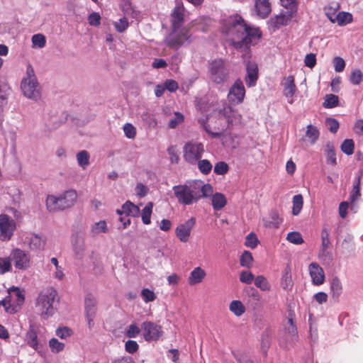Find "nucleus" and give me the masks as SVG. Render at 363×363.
I'll use <instances>...</instances> for the list:
<instances>
[{"mask_svg": "<svg viewBox=\"0 0 363 363\" xmlns=\"http://www.w3.org/2000/svg\"><path fill=\"white\" fill-rule=\"evenodd\" d=\"M152 203L149 202L142 211L141 217L143 223H150V216L152 213Z\"/></svg>", "mask_w": 363, "mask_h": 363, "instance_id": "nucleus-50", "label": "nucleus"}, {"mask_svg": "<svg viewBox=\"0 0 363 363\" xmlns=\"http://www.w3.org/2000/svg\"><path fill=\"white\" fill-rule=\"evenodd\" d=\"M191 42L192 34L189 29L186 27H182L177 31L172 30L171 33L164 40V43L167 46L175 49L189 45Z\"/></svg>", "mask_w": 363, "mask_h": 363, "instance_id": "nucleus-6", "label": "nucleus"}, {"mask_svg": "<svg viewBox=\"0 0 363 363\" xmlns=\"http://www.w3.org/2000/svg\"><path fill=\"white\" fill-rule=\"evenodd\" d=\"M140 333V329L135 324H131L125 333V335L129 338L137 337Z\"/></svg>", "mask_w": 363, "mask_h": 363, "instance_id": "nucleus-61", "label": "nucleus"}, {"mask_svg": "<svg viewBox=\"0 0 363 363\" xmlns=\"http://www.w3.org/2000/svg\"><path fill=\"white\" fill-rule=\"evenodd\" d=\"M179 88L178 83L174 79H166L163 85H160V95L167 90L170 92L176 91Z\"/></svg>", "mask_w": 363, "mask_h": 363, "instance_id": "nucleus-43", "label": "nucleus"}, {"mask_svg": "<svg viewBox=\"0 0 363 363\" xmlns=\"http://www.w3.org/2000/svg\"><path fill=\"white\" fill-rule=\"evenodd\" d=\"M292 17L293 11H288L270 18L267 23L269 30L275 32L281 26L288 25L289 23L291 21Z\"/></svg>", "mask_w": 363, "mask_h": 363, "instance_id": "nucleus-13", "label": "nucleus"}, {"mask_svg": "<svg viewBox=\"0 0 363 363\" xmlns=\"http://www.w3.org/2000/svg\"><path fill=\"white\" fill-rule=\"evenodd\" d=\"M293 207H292V214L294 216H298L303 205V198L301 194H296L293 197Z\"/></svg>", "mask_w": 363, "mask_h": 363, "instance_id": "nucleus-36", "label": "nucleus"}, {"mask_svg": "<svg viewBox=\"0 0 363 363\" xmlns=\"http://www.w3.org/2000/svg\"><path fill=\"white\" fill-rule=\"evenodd\" d=\"M339 104L338 96L333 94H326L325 96L323 106L325 108H333L337 106Z\"/></svg>", "mask_w": 363, "mask_h": 363, "instance_id": "nucleus-35", "label": "nucleus"}, {"mask_svg": "<svg viewBox=\"0 0 363 363\" xmlns=\"http://www.w3.org/2000/svg\"><path fill=\"white\" fill-rule=\"evenodd\" d=\"M253 257L248 250H245L240 257V264L243 267L250 268L252 266Z\"/></svg>", "mask_w": 363, "mask_h": 363, "instance_id": "nucleus-44", "label": "nucleus"}, {"mask_svg": "<svg viewBox=\"0 0 363 363\" xmlns=\"http://www.w3.org/2000/svg\"><path fill=\"white\" fill-rule=\"evenodd\" d=\"M59 199L60 206L62 211L74 206L77 199V193L75 190L70 189L61 194Z\"/></svg>", "mask_w": 363, "mask_h": 363, "instance_id": "nucleus-17", "label": "nucleus"}, {"mask_svg": "<svg viewBox=\"0 0 363 363\" xmlns=\"http://www.w3.org/2000/svg\"><path fill=\"white\" fill-rule=\"evenodd\" d=\"M57 296V291L52 288L44 289L39 294L36 307L41 316L48 318L55 313Z\"/></svg>", "mask_w": 363, "mask_h": 363, "instance_id": "nucleus-5", "label": "nucleus"}, {"mask_svg": "<svg viewBox=\"0 0 363 363\" xmlns=\"http://www.w3.org/2000/svg\"><path fill=\"white\" fill-rule=\"evenodd\" d=\"M125 212V214L127 216H133V217H137L140 214V208L138 206L135 205L130 201H127L123 206H122V211Z\"/></svg>", "mask_w": 363, "mask_h": 363, "instance_id": "nucleus-31", "label": "nucleus"}, {"mask_svg": "<svg viewBox=\"0 0 363 363\" xmlns=\"http://www.w3.org/2000/svg\"><path fill=\"white\" fill-rule=\"evenodd\" d=\"M341 151L347 155H351L354 153V143L352 139H345L340 145Z\"/></svg>", "mask_w": 363, "mask_h": 363, "instance_id": "nucleus-42", "label": "nucleus"}, {"mask_svg": "<svg viewBox=\"0 0 363 363\" xmlns=\"http://www.w3.org/2000/svg\"><path fill=\"white\" fill-rule=\"evenodd\" d=\"M305 66L311 69L313 68L316 65V55L314 53L307 54L304 58Z\"/></svg>", "mask_w": 363, "mask_h": 363, "instance_id": "nucleus-63", "label": "nucleus"}, {"mask_svg": "<svg viewBox=\"0 0 363 363\" xmlns=\"http://www.w3.org/2000/svg\"><path fill=\"white\" fill-rule=\"evenodd\" d=\"M329 232L326 228H323L320 233L321 237V247H329L330 245V240L329 238Z\"/></svg>", "mask_w": 363, "mask_h": 363, "instance_id": "nucleus-60", "label": "nucleus"}, {"mask_svg": "<svg viewBox=\"0 0 363 363\" xmlns=\"http://www.w3.org/2000/svg\"><path fill=\"white\" fill-rule=\"evenodd\" d=\"M72 245L76 259H81L85 253L84 233L78 230L72 235Z\"/></svg>", "mask_w": 363, "mask_h": 363, "instance_id": "nucleus-14", "label": "nucleus"}, {"mask_svg": "<svg viewBox=\"0 0 363 363\" xmlns=\"http://www.w3.org/2000/svg\"><path fill=\"white\" fill-rule=\"evenodd\" d=\"M13 294L16 297V303L18 306H21L24 302V295L21 293L18 287L12 286L9 290V294Z\"/></svg>", "mask_w": 363, "mask_h": 363, "instance_id": "nucleus-57", "label": "nucleus"}, {"mask_svg": "<svg viewBox=\"0 0 363 363\" xmlns=\"http://www.w3.org/2000/svg\"><path fill=\"white\" fill-rule=\"evenodd\" d=\"M108 231L107 225L105 220H100L95 223L91 229L92 236H96L101 233H106Z\"/></svg>", "mask_w": 363, "mask_h": 363, "instance_id": "nucleus-41", "label": "nucleus"}, {"mask_svg": "<svg viewBox=\"0 0 363 363\" xmlns=\"http://www.w3.org/2000/svg\"><path fill=\"white\" fill-rule=\"evenodd\" d=\"M228 170V164L223 161L216 162L213 169L214 173L217 175H224Z\"/></svg>", "mask_w": 363, "mask_h": 363, "instance_id": "nucleus-51", "label": "nucleus"}, {"mask_svg": "<svg viewBox=\"0 0 363 363\" xmlns=\"http://www.w3.org/2000/svg\"><path fill=\"white\" fill-rule=\"evenodd\" d=\"M245 96V89L242 81L238 78L229 89L228 99L229 102L235 105L242 103Z\"/></svg>", "mask_w": 363, "mask_h": 363, "instance_id": "nucleus-9", "label": "nucleus"}, {"mask_svg": "<svg viewBox=\"0 0 363 363\" xmlns=\"http://www.w3.org/2000/svg\"><path fill=\"white\" fill-rule=\"evenodd\" d=\"M12 255L16 268L25 269L29 267L30 259L25 252L19 249H15L12 252Z\"/></svg>", "mask_w": 363, "mask_h": 363, "instance_id": "nucleus-18", "label": "nucleus"}, {"mask_svg": "<svg viewBox=\"0 0 363 363\" xmlns=\"http://www.w3.org/2000/svg\"><path fill=\"white\" fill-rule=\"evenodd\" d=\"M319 135V130L315 126L311 124L307 125L306 135L311 139L312 143H314L318 139Z\"/></svg>", "mask_w": 363, "mask_h": 363, "instance_id": "nucleus-47", "label": "nucleus"}, {"mask_svg": "<svg viewBox=\"0 0 363 363\" xmlns=\"http://www.w3.org/2000/svg\"><path fill=\"white\" fill-rule=\"evenodd\" d=\"M362 175V172L359 170L357 176L354 179L353 187L350 194V201L352 203H354L361 196L360 184Z\"/></svg>", "mask_w": 363, "mask_h": 363, "instance_id": "nucleus-24", "label": "nucleus"}, {"mask_svg": "<svg viewBox=\"0 0 363 363\" xmlns=\"http://www.w3.org/2000/svg\"><path fill=\"white\" fill-rule=\"evenodd\" d=\"M184 117L180 112H175L174 116L171 118L168 123L169 128H175L179 123L184 121Z\"/></svg>", "mask_w": 363, "mask_h": 363, "instance_id": "nucleus-53", "label": "nucleus"}, {"mask_svg": "<svg viewBox=\"0 0 363 363\" xmlns=\"http://www.w3.org/2000/svg\"><path fill=\"white\" fill-rule=\"evenodd\" d=\"M296 91V86L294 82V77L289 75L286 77L284 84V95L286 97H293Z\"/></svg>", "mask_w": 363, "mask_h": 363, "instance_id": "nucleus-28", "label": "nucleus"}, {"mask_svg": "<svg viewBox=\"0 0 363 363\" xmlns=\"http://www.w3.org/2000/svg\"><path fill=\"white\" fill-rule=\"evenodd\" d=\"M77 160L79 165L83 169H86L89 164V154L86 150H82L79 152L77 155Z\"/></svg>", "mask_w": 363, "mask_h": 363, "instance_id": "nucleus-38", "label": "nucleus"}, {"mask_svg": "<svg viewBox=\"0 0 363 363\" xmlns=\"http://www.w3.org/2000/svg\"><path fill=\"white\" fill-rule=\"evenodd\" d=\"M274 330L268 327L265 328V330L263 331L261 335V345L262 348L265 350V352L267 350V349L270 346L271 340L274 335Z\"/></svg>", "mask_w": 363, "mask_h": 363, "instance_id": "nucleus-30", "label": "nucleus"}, {"mask_svg": "<svg viewBox=\"0 0 363 363\" xmlns=\"http://www.w3.org/2000/svg\"><path fill=\"white\" fill-rule=\"evenodd\" d=\"M255 285L262 291H269L271 289L267 279L263 275H258L255 278Z\"/></svg>", "mask_w": 363, "mask_h": 363, "instance_id": "nucleus-39", "label": "nucleus"}, {"mask_svg": "<svg viewBox=\"0 0 363 363\" xmlns=\"http://www.w3.org/2000/svg\"><path fill=\"white\" fill-rule=\"evenodd\" d=\"M281 286L285 291H291L293 288L294 282L291 277V268L289 264H287L282 272Z\"/></svg>", "mask_w": 363, "mask_h": 363, "instance_id": "nucleus-22", "label": "nucleus"}, {"mask_svg": "<svg viewBox=\"0 0 363 363\" xmlns=\"http://www.w3.org/2000/svg\"><path fill=\"white\" fill-rule=\"evenodd\" d=\"M223 33L231 36L230 45L242 52V58L245 61V84L247 87L255 86L259 78V69L255 62L250 60L251 46L258 43L262 32L258 27L247 23L240 15L235 13L223 19Z\"/></svg>", "mask_w": 363, "mask_h": 363, "instance_id": "nucleus-1", "label": "nucleus"}, {"mask_svg": "<svg viewBox=\"0 0 363 363\" xmlns=\"http://www.w3.org/2000/svg\"><path fill=\"white\" fill-rule=\"evenodd\" d=\"M325 124L328 126V130L332 133H336L340 127L338 121L334 118L329 117L325 119Z\"/></svg>", "mask_w": 363, "mask_h": 363, "instance_id": "nucleus-52", "label": "nucleus"}, {"mask_svg": "<svg viewBox=\"0 0 363 363\" xmlns=\"http://www.w3.org/2000/svg\"><path fill=\"white\" fill-rule=\"evenodd\" d=\"M309 274L314 285L318 286L325 281V273L323 268L316 262H311L308 267Z\"/></svg>", "mask_w": 363, "mask_h": 363, "instance_id": "nucleus-16", "label": "nucleus"}, {"mask_svg": "<svg viewBox=\"0 0 363 363\" xmlns=\"http://www.w3.org/2000/svg\"><path fill=\"white\" fill-rule=\"evenodd\" d=\"M204 146L201 143H186L183 147L184 158L190 164H195L203 156Z\"/></svg>", "mask_w": 363, "mask_h": 363, "instance_id": "nucleus-8", "label": "nucleus"}, {"mask_svg": "<svg viewBox=\"0 0 363 363\" xmlns=\"http://www.w3.org/2000/svg\"><path fill=\"white\" fill-rule=\"evenodd\" d=\"M46 207L50 212L62 211L60 206L59 196L57 197L54 195H48L46 199Z\"/></svg>", "mask_w": 363, "mask_h": 363, "instance_id": "nucleus-32", "label": "nucleus"}, {"mask_svg": "<svg viewBox=\"0 0 363 363\" xmlns=\"http://www.w3.org/2000/svg\"><path fill=\"white\" fill-rule=\"evenodd\" d=\"M21 89L23 95L28 99L38 101L41 97V87L30 65L27 66L26 77L21 81Z\"/></svg>", "mask_w": 363, "mask_h": 363, "instance_id": "nucleus-4", "label": "nucleus"}, {"mask_svg": "<svg viewBox=\"0 0 363 363\" xmlns=\"http://www.w3.org/2000/svg\"><path fill=\"white\" fill-rule=\"evenodd\" d=\"M342 292V286L340 279L337 277H334L330 283V294L333 298L337 301L339 297Z\"/></svg>", "mask_w": 363, "mask_h": 363, "instance_id": "nucleus-26", "label": "nucleus"}, {"mask_svg": "<svg viewBox=\"0 0 363 363\" xmlns=\"http://www.w3.org/2000/svg\"><path fill=\"white\" fill-rule=\"evenodd\" d=\"M49 345L51 348L52 352L58 353L63 350L65 344L58 341L56 338H52L49 342Z\"/></svg>", "mask_w": 363, "mask_h": 363, "instance_id": "nucleus-56", "label": "nucleus"}, {"mask_svg": "<svg viewBox=\"0 0 363 363\" xmlns=\"http://www.w3.org/2000/svg\"><path fill=\"white\" fill-rule=\"evenodd\" d=\"M197 162L198 168L203 174L207 175L211 172L213 166L209 160L200 159Z\"/></svg>", "mask_w": 363, "mask_h": 363, "instance_id": "nucleus-45", "label": "nucleus"}, {"mask_svg": "<svg viewBox=\"0 0 363 363\" xmlns=\"http://www.w3.org/2000/svg\"><path fill=\"white\" fill-rule=\"evenodd\" d=\"M363 79V74L359 69L352 71L350 76V82L354 85H359Z\"/></svg>", "mask_w": 363, "mask_h": 363, "instance_id": "nucleus-49", "label": "nucleus"}, {"mask_svg": "<svg viewBox=\"0 0 363 363\" xmlns=\"http://www.w3.org/2000/svg\"><path fill=\"white\" fill-rule=\"evenodd\" d=\"M210 118L212 120H216V123H218L217 129L222 133L235 123H240L242 116L233 110L230 105L225 104L222 108L214 109L210 114Z\"/></svg>", "mask_w": 363, "mask_h": 363, "instance_id": "nucleus-3", "label": "nucleus"}, {"mask_svg": "<svg viewBox=\"0 0 363 363\" xmlns=\"http://www.w3.org/2000/svg\"><path fill=\"white\" fill-rule=\"evenodd\" d=\"M259 240L255 233L251 232L246 236L245 245L247 247L255 249L257 246Z\"/></svg>", "mask_w": 363, "mask_h": 363, "instance_id": "nucleus-48", "label": "nucleus"}, {"mask_svg": "<svg viewBox=\"0 0 363 363\" xmlns=\"http://www.w3.org/2000/svg\"><path fill=\"white\" fill-rule=\"evenodd\" d=\"M142 118H143V121L145 123V124L149 128L156 127L157 123V121H156L155 118L150 113H147V112L144 113L142 115Z\"/></svg>", "mask_w": 363, "mask_h": 363, "instance_id": "nucleus-59", "label": "nucleus"}, {"mask_svg": "<svg viewBox=\"0 0 363 363\" xmlns=\"http://www.w3.org/2000/svg\"><path fill=\"white\" fill-rule=\"evenodd\" d=\"M185 8L182 1H177L170 13L171 28L173 31L179 30L184 23Z\"/></svg>", "mask_w": 363, "mask_h": 363, "instance_id": "nucleus-11", "label": "nucleus"}, {"mask_svg": "<svg viewBox=\"0 0 363 363\" xmlns=\"http://www.w3.org/2000/svg\"><path fill=\"white\" fill-rule=\"evenodd\" d=\"M143 336L146 341L157 340L159 337V328L152 322L145 321L142 324Z\"/></svg>", "mask_w": 363, "mask_h": 363, "instance_id": "nucleus-19", "label": "nucleus"}, {"mask_svg": "<svg viewBox=\"0 0 363 363\" xmlns=\"http://www.w3.org/2000/svg\"><path fill=\"white\" fill-rule=\"evenodd\" d=\"M286 240L294 245H301L304 242L301 233L297 231L289 232L286 235Z\"/></svg>", "mask_w": 363, "mask_h": 363, "instance_id": "nucleus-46", "label": "nucleus"}, {"mask_svg": "<svg viewBox=\"0 0 363 363\" xmlns=\"http://www.w3.org/2000/svg\"><path fill=\"white\" fill-rule=\"evenodd\" d=\"M16 228L15 221L6 214H0V238L1 240L11 239Z\"/></svg>", "mask_w": 363, "mask_h": 363, "instance_id": "nucleus-10", "label": "nucleus"}, {"mask_svg": "<svg viewBox=\"0 0 363 363\" xmlns=\"http://www.w3.org/2000/svg\"><path fill=\"white\" fill-rule=\"evenodd\" d=\"M353 239V235L347 234L340 244V253L346 258L351 257L354 253L355 245Z\"/></svg>", "mask_w": 363, "mask_h": 363, "instance_id": "nucleus-21", "label": "nucleus"}, {"mask_svg": "<svg viewBox=\"0 0 363 363\" xmlns=\"http://www.w3.org/2000/svg\"><path fill=\"white\" fill-rule=\"evenodd\" d=\"M172 189L179 203L183 205H191L200 199L196 188L191 189L186 184L174 186Z\"/></svg>", "mask_w": 363, "mask_h": 363, "instance_id": "nucleus-7", "label": "nucleus"}, {"mask_svg": "<svg viewBox=\"0 0 363 363\" xmlns=\"http://www.w3.org/2000/svg\"><path fill=\"white\" fill-rule=\"evenodd\" d=\"M336 20L339 26H343L352 21V15L349 12L340 11L337 14Z\"/></svg>", "mask_w": 363, "mask_h": 363, "instance_id": "nucleus-37", "label": "nucleus"}, {"mask_svg": "<svg viewBox=\"0 0 363 363\" xmlns=\"http://www.w3.org/2000/svg\"><path fill=\"white\" fill-rule=\"evenodd\" d=\"M96 304V299L93 295L87 294L86 296L84 299V313L89 329L94 326V318L97 311Z\"/></svg>", "mask_w": 363, "mask_h": 363, "instance_id": "nucleus-12", "label": "nucleus"}, {"mask_svg": "<svg viewBox=\"0 0 363 363\" xmlns=\"http://www.w3.org/2000/svg\"><path fill=\"white\" fill-rule=\"evenodd\" d=\"M255 279L254 274L250 271L244 270L240 274V281L246 284H250Z\"/></svg>", "mask_w": 363, "mask_h": 363, "instance_id": "nucleus-55", "label": "nucleus"}, {"mask_svg": "<svg viewBox=\"0 0 363 363\" xmlns=\"http://www.w3.org/2000/svg\"><path fill=\"white\" fill-rule=\"evenodd\" d=\"M333 63L335 72H341L345 69V62L341 57H335L333 59Z\"/></svg>", "mask_w": 363, "mask_h": 363, "instance_id": "nucleus-64", "label": "nucleus"}, {"mask_svg": "<svg viewBox=\"0 0 363 363\" xmlns=\"http://www.w3.org/2000/svg\"><path fill=\"white\" fill-rule=\"evenodd\" d=\"M196 224V219L190 218L183 223L179 224L175 229V234L177 238L182 242L189 241L192 228Z\"/></svg>", "mask_w": 363, "mask_h": 363, "instance_id": "nucleus-15", "label": "nucleus"}, {"mask_svg": "<svg viewBox=\"0 0 363 363\" xmlns=\"http://www.w3.org/2000/svg\"><path fill=\"white\" fill-rule=\"evenodd\" d=\"M206 276L205 271L200 267H197L190 273L188 279V283L190 285H195L201 283Z\"/></svg>", "mask_w": 363, "mask_h": 363, "instance_id": "nucleus-25", "label": "nucleus"}, {"mask_svg": "<svg viewBox=\"0 0 363 363\" xmlns=\"http://www.w3.org/2000/svg\"><path fill=\"white\" fill-rule=\"evenodd\" d=\"M46 238L41 237L38 234H34L30 240V247L35 250H43L46 243Z\"/></svg>", "mask_w": 363, "mask_h": 363, "instance_id": "nucleus-33", "label": "nucleus"}, {"mask_svg": "<svg viewBox=\"0 0 363 363\" xmlns=\"http://www.w3.org/2000/svg\"><path fill=\"white\" fill-rule=\"evenodd\" d=\"M230 311L236 316H241L246 311L245 306L240 300H233L229 306Z\"/></svg>", "mask_w": 363, "mask_h": 363, "instance_id": "nucleus-34", "label": "nucleus"}, {"mask_svg": "<svg viewBox=\"0 0 363 363\" xmlns=\"http://www.w3.org/2000/svg\"><path fill=\"white\" fill-rule=\"evenodd\" d=\"M211 203L215 211H220L226 205L227 199L223 194L216 192L212 196Z\"/></svg>", "mask_w": 363, "mask_h": 363, "instance_id": "nucleus-27", "label": "nucleus"}, {"mask_svg": "<svg viewBox=\"0 0 363 363\" xmlns=\"http://www.w3.org/2000/svg\"><path fill=\"white\" fill-rule=\"evenodd\" d=\"M328 247H320L318 252V257L323 261H327L328 263L333 259V254L328 251Z\"/></svg>", "mask_w": 363, "mask_h": 363, "instance_id": "nucleus-54", "label": "nucleus"}, {"mask_svg": "<svg viewBox=\"0 0 363 363\" xmlns=\"http://www.w3.org/2000/svg\"><path fill=\"white\" fill-rule=\"evenodd\" d=\"M207 77L209 82L216 88H221L230 78V67L227 60L218 57L208 62Z\"/></svg>", "mask_w": 363, "mask_h": 363, "instance_id": "nucleus-2", "label": "nucleus"}, {"mask_svg": "<svg viewBox=\"0 0 363 363\" xmlns=\"http://www.w3.org/2000/svg\"><path fill=\"white\" fill-rule=\"evenodd\" d=\"M326 162L328 164L335 166L337 164L336 152L333 143L328 142L325 144Z\"/></svg>", "mask_w": 363, "mask_h": 363, "instance_id": "nucleus-29", "label": "nucleus"}, {"mask_svg": "<svg viewBox=\"0 0 363 363\" xmlns=\"http://www.w3.org/2000/svg\"><path fill=\"white\" fill-rule=\"evenodd\" d=\"M26 341L27 344L33 348L35 350H38L39 348L38 335L35 327L33 324H30L28 331L26 335Z\"/></svg>", "mask_w": 363, "mask_h": 363, "instance_id": "nucleus-23", "label": "nucleus"}, {"mask_svg": "<svg viewBox=\"0 0 363 363\" xmlns=\"http://www.w3.org/2000/svg\"><path fill=\"white\" fill-rule=\"evenodd\" d=\"M270 220L266 222L265 226L270 228H278L281 223V220L279 217V213L276 211H273L269 214Z\"/></svg>", "mask_w": 363, "mask_h": 363, "instance_id": "nucleus-40", "label": "nucleus"}, {"mask_svg": "<svg viewBox=\"0 0 363 363\" xmlns=\"http://www.w3.org/2000/svg\"><path fill=\"white\" fill-rule=\"evenodd\" d=\"M32 43L33 46L42 48L45 45L46 39L43 34H35L32 37Z\"/></svg>", "mask_w": 363, "mask_h": 363, "instance_id": "nucleus-58", "label": "nucleus"}, {"mask_svg": "<svg viewBox=\"0 0 363 363\" xmlns=\"http://www.w3.org/2000/svg\"><path fill=\"white\" fill-rule=\"evenodd\" d=\"M254 10L259 18L264 19L272 11L271 4L269 0H255Z\"/></svg>", "mask_w": 363, "mask_h": 363, "instance_id": "nucleus-20", "label": "nucleus"}, {"mask_svg": "<svg viewBox=\"0 0 363 363\" xmlns=\"http://www.w3.org/2000/svg\"><path fill=\"white\" fill-rule=\"evenodd\" d=\"M123 131L125 136L128 138H134L136 135L135 128L130 123H125L123 126Z\"/></svg>", "mask_w": 363, "mask_h": 363, "instance_id": "nucleus-62", "label": "nucleus"}]
</instances>
